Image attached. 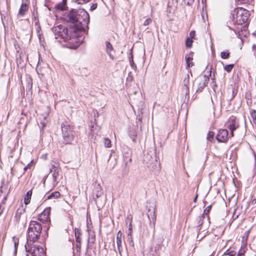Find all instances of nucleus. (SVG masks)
<instances>
[{"label": "nucleus", "instance_id": "6e6d98bb", "mask_svg": "<svg viewBox=\"0 0 256 256\" xmlns=\"http://www.w3.org/2000/svg\"><path fill=\"white\" fill-rule=\"evenodd\" d=\"M237 256H238V255Z\"/></svg>", "mask_w": 256, "mask_h": 256}, {"label": "nucleus", "instance_id": "2eb2a0df", "mask_svg": "<svg viewBox=\"0 0 256 256\" xmlns=\"http://www.w3.org/2000/svg\"><path fill=\"white\" fill-rule=\"evenodd\" d=\"M106 53L112 60H114V56L111 54V52L114 50V48L112 44L109 42H106Z\"/></svg>", "mask_w": 256, "mask_h": 256}, {"label": "nucleus", "instance_id": "4468645a", "mask_svg": "<svg viewBox=\"0 0 256 256\" xmlns=\"http://www.w3.org/2000/svg\"><path fill=\"white\" fill-rule=\"evenodd\" d=\"M102 194V188L100 184L96 185L93 191L94 198L96 199Z\"/></svg>", "mask_w": 256, "mask_h": 256}, {"label": "nucleus", "instance_id": "79ce46f5", "mask_svg": "<svg viewBox=\"0 0 256 256\" xmlns=\"http://www.w3.org/2000/svg\"><path fill=\"white\" fill-rule=\"evenodd\" d=\"M81 248V241L80 242H76V248L77 250L79 251L80 250Z\"/></svg>", "mask_w": 256, "mask_h": 256}, {"label": "nucleus", "instance_id": "c03bdc74", "mask_svg": "<svg viewBox=\"0 0 256 256\" xmlns=\"http://www.w3.org/2000/svg\"><path fill=\"white\" fill-rule=\"evenodd\" d=\"M32 162L28 164L26 167L24 168V172L28 169V168H30L31 166H32V164H31Z\"/></svg>", "mask_w": 256, "mask_h": 256}, {"label": "nucleus", "instance_id": "ea45409f", "mask_svg": "<svg viewBox=\"0 0 256 256\" xmlns=\"http://www.w3.org/2000/svg\"><path fill=\"white\" fill-rule=\"evenodd\" d=\"M251 116L252 118H255L256 119V110H254L251 112Z\"/></svg>", "mask_w": 256, "mask_h": 256}, {"label": "nucleus", "instance_id": "a18cd8bd", "mask_svg": "<svg viewBox=\"0 0 256 256\" xmlns=\"http://www.w3.org/2000/svg\"><path fill=\"white\" fill-rule=\"evenodd\" d=\"M96 7H97V4H93L90 7V10H92L96 9Z\"/></svg>", "mask_w": 256, "mask_h": 256}, {"label": "nucleus", "instance_id": "de8ad7c7", "mask_svg": "<svg viewBox=\"0 0 256 256\" xmlns=\"http://www.w3.org/2000/svg\"><path fill=\"white\" fill-rule=\"evenodd\" d=\"M244 254V252H240L238 254V256H243Z\"/></svg>", "mask_w": 256, "mask_h": 256}, {"label": "nucleus", "instance_id": "6e6552de", "mask_svg": "<svg viewBox=\"0 0 256 256\" xmlns=\"http://www.w3.org/2000/svg\"><path fill=\"white\" fill-rule=\"evenodd\" d=\"M70 16H85L86 15L89 16L88 12L84 9H79L76 10L72 9L70 12Z\"/></svg>", "mask_w": 256, "mask_h": 256}, {"label": "nucleus", "instance_id": "3c124183", "mask_svg": "<svg viewBox=\"0 0 256 256\" xmlns=\"http://www.w3.org/2000/svg\"><path fill=\"white\" fill-rule=\"evenodd\" d=\"M234 131H230V134L232 136H234Z\"/></svg>", "mask_w": 256, "mask_h": 256}, {"label": "nucleus", "instance_id": "864d4df0", "mask_svg": "<svg viewBox=\"0 0 256 256\" xmlns=\"http://www.w3.org/2000/svg\"><path fill=\"white\" fill-rule=\"evenodd\" d=\"M160 247H161V246H160V244H158V248Z\"/></svg>", "mask_w": 256, "mask_h": 256}, {"label": "nucleus", "instance_id": "37998d69", "mask_svg": "<svg viewBox=\"0 0 256 256\" xmlns=\"http://www.w3.org/2000/svg\"><path fill=\"white\" fill-rule=\"evenodd\" d=\"M195 34V31L192 30L190 32V36L191 38H194Z\"/></svg>", "mask_w": 256, "mask_h": 256}, {"label": "nucleus", "instance_id": "bb28decb", "mask_svg": "<svg viewBox=\"0 0 256 256\" xmlns=\"http://www.w3.org/2000/svg\"><path fill=\"white\" fill-rule=\"evenodd\" d=\"M214 133L213 132L210 131L207 134V140L210 142H212L214 140Z\"/></svg>", "mask_w": 256, "mask_h": 256}, {"label": "nucleus", "instance_id": "423d86ee", "mask_svg": "<svg viewBox=\"0 0 256 256\" xmlns=\"http://www.w3.org/2000/svg\"><path fill=\"white\" fill-rule=\"evenodd\" d=\"M218 142H226L228 140V131L226 129L220 130L216 136Z\"/></svg>", "mask_w": 256, "mask_h": 256}, {"label": "nucleus", "instance_id": "7ed1b4c3", "mask_svg": "<svg viewBox=\"0 0 256 256\" xmlns=\"http://www.w3.org/2000/svg\"><path fill=\"white\" fill-rule=\"evenodd\" d=\"M61 128L64 142L66 144H70L75 136L73 128L67 122L62 123Z\"/></svg>", "mask_w": 256, "mask_h": 256}, {"label": "nucleus", "instance_id": "9d476101", "mask_svg": "<svg viewBox=\"0 0 256 256\" xmlns=\"http://www.w3.org/2000/svg\"><path fill=\"white\" fill-rule=\"evenodd\" d=\"M208 80L209 78L206 76H204L202 78L200 79V81L198 84V88L196 91L202 92L204 88L208 84Z\"/></svg>", "mask_w": 256, "mask_h": 256}, {"label": "nucleus", "instance_id": "e433bc0d", "mask_svg": "<svg viewBox=\"0 0 256 256\" xmlns=\"http://www.w3.org/2000/svg\"><path fill=\"white\" fill-rule=\"evenodd\" d=\"M211 208H212L211 206H207L204 210V214L206 215H207L208 214V212H210V210Z\"/></svg>", "mask_w": 256, "mask_h": 256}, {"label": "nucleus", "instance_id": "49530a36", "mask_svg": "<svg viewBox=\"0 0 256 256\" xmlns=\"http://www.w3.org/2000/svg\"><path fill=\"white\" fill-rule=\"evenodd\" d=\"M132 230H131L130 228H128V237L132 236Z\"/></svg>", "mask_w": 256, "mask_h": 256}, {"label": "nucleus", "instance_id": "5fc2aeb1", "mask_svg": "<svg viewBox=\"0 0 256 256\" xmlns=\"http://www.w3.org/2000/svg\"><path fill=\"white\" fill-rule=\"evenodd\" d=\"M88 243L89 242V238L88 239Z\"/></svg>", "mask_w": 256, "mask_h": 256}, {"label": "nucleus", "instance_id": "c756f323", "mask_svg": "<svg viewBox=\"0 0 256 256\" xmlns=\"http://www.w3.org/2000/svg\"><path fill=\"white\" fill-rule=\"evenodd\" d=\"M192 42H193V41L191 38H188L186 41V46L188 48H191L192 46Z\"/></svg>", "mask_w": 256, "mask_h": 256}, {"label": "nucleus", "instance_id": "b1692460", "mask_svg": "<svg viewBox=\"0 0 256 256\" xmlns=\"http://www.w3.org/2000/svg\"><path fill=\"white\" fill-rule=\"evenodd\" d=\"M237 252L234 248H230L228 249L224 253L225 255H228L230 256H234L236 254Z\"/></svg>", "mask_w": 256, "mask_h": 256}, {"label": "nucleus", "instance_id": "aec40b11", "mask_svg": "<svg viewBox=\"0 0 256 256\" xmlns=\"http://www.w3.org/2000/svg\"><path fill=\"white\" fill-rule=\"evenodd\" d=\"M24 208H23V206H21L19 208H18L16 212V214H15V218L17 219V220H18L21 215L24 214Z\"/></svg>", "mask_w": 256, "mask_h": 256}, {"label": "nucleus", "instance_id": "2f4dec72", "mask_svg": "<svg viewBox=\"0 0 256 256\" xmlns=\"http://www.w3.org/2000/svg\"><path fill=\"white\" fill-rule=\"evenodd\" d=\"M203 218L204 216H200L198 217L197 220H198V226H200L202 224H203Z\"/></svg>", "mask_w": 256, "mask_h": 256}, {"label": "nucleus", "instance_id": "ddd939ff", "mask_svg": "<svg viewBox=\"0 0 256 256\" xmlns=\"http://www.w3.org/2000/svg\"><path fill=\"white\" fill-rule=\"evenodd\" d=\"M67 0H62V2H59L55 5V8L56 10L64 11L66 10Z\"/></svg>", "mask_w": 256, "mask_h": 256}, {"label": "nucleus", "instance_id": "dca6fc26", "mask_svg": "<svg viewBox=\"0 0 256 256\" xmlns=\"http://www.w3.org/2000/svg\"><path fill=\"white\" fill-rule=\"evenodd\" d=\"M51 172H52V176L54 179V182H56V178L59 174V169L58 167L55 166H53L50 169Z\"/></svg>", "mask_w": 256, "mask_h": 256}, {"label": "nucleus", "instance_id": "473e14b6", "mask_svg": "<svg viewBox=\"0 0 256 256\" xmlns=\"http://www.w3.org/2000/svg\"><path fill=\"white\" fill-rule=\"evenodd\" d=\"M14 254H16V252H17V248H18V240L16 239H14Z\"/></svg>", "mask_w": 256, "mask_h": 256}, {"label": "nucleus", "instance_id": "a878e982", "mask_svg": "<svg viewBox=\"0 0 256 256\" xmlns=\"http://www.w3.org/2000/svg\"><path fill=\"white\" fill-rule=\"evenodd\" d=\"M192 58L190 57H186V63L188 67H190L194 66V62H192Z\"/></svg>", "mask_w": 256, "mask_h": 256}, {"label": "nucleus", "instance_id": "f8f14e48", "mask_svg": "<svg viewBox=\"0 0 256 256\" xmlns=\"http://www.w3.org/2000/svg\"><path fill=\"white\" fill-rule=\"evenodd\" d=\"M122 233L120 231H118L116 234V242L117 244L118 252L121 254L122 250Z\"/></svg>", "mask_w": 256, "mask_h": 256}, {"label": "nucleus", "instance_id": "9b49d317", "mask_svg": "<svg viewBox=\"0 0 256 256\" xmlns=\"http://www.w3.org/2000/svg\"><path fill=\"white\" fill-rule=\"evenodd\" d=\"M247 17H232V21L234 24H242L245 23H247L248 21ZM247 24H246V25Z\"/></svg>", "mask_w": 256, "mask_h": 256}, {"label": "nucleus", "instance_id": "5701e85b", "mask_svg": "<svg viewBox=\"0 0 256 256\" xmlns=\"http://www.w3.org/2000/svg\"><path fill=\"white\" fill-rule=\"evenodd\" d=\"M147 215L149 219H150V218L152 219L156 218L155 208H152V210L150 209L148 210Z\"/></svg>", "mask_w": 256, "mask_h": 256}, {"label": "nucleus", "instance_id": "c85d7f7f", "mask_svg": "<svg viewBox=\"0 0 256 256\" xmlns=\"http://www.w3.org/2000/svg\"><path fill=\"white\" fill-rule=\"evenodd\" d=\"M104 144L106 148H110L111 147V141L109 138H104Z\"/></svg>", "mask_w": 256, "mask_h": 256}, {"label": "nucleus", "instance_id": "72a5a7b5", "mask_svg": "<svg viewBox=\"0 0 256 256\" xmlns=\"http://www.w3.org/2000/svg\"><path fill=\"white\" fill-rule=\"evenodd\" d=\"M130 64L133 69L136 70V66L133 60L132 56L131 58L130 59Z\"/></svg>", "mask_w": 256, "mask_h": 256}, {"label": "nucleus", "instance_id": "58836bf2", "mask_svg": "<svg viewBox=\"0 0 256 256\" xmlns=\"http://www.w3.org/2000/svg\"><path fill=\"white\" fill-rule=\"evenodd\" d=\"M239 2H240L243 4H248L252 2L254 0H238Z\"/></svg>", "mask_w": 256, "mask_h": 256}, {"label": "nucleus", "instance_id": "4be33fe9", "mask_svg": "<svg viewBox=\"0 0 256 256\" xmlns=\"http://www.w3.org/2000/svg\"><path fill=\"white\" fill-rule=\"evenodd\" d=\"M74 234L76 242H80L81 241V238H80L81 235L80 230L76 228L74 229Z\"/></svg>", "mask_w": 256, "mask_h": 256}, {"label": "nucleus", "instance_id": "7c9ffc66", "mask_svg": "<svg viewBox=\"0 0 256 256\" xmlns=\"http://www.w3.org/2000/svg\"><path fill=\"white\" fill-rule=\"evenodd\" d=\"M220 56L223 59L228 58L230 56V53L226 52H222L220 54Z\"/></svg>", "mask_w": 256, "mask_h": 256}, {"label": "nucleus", "instance_id": "f03ea898", "mask_svg": "<svg viewBox=\"0 0 256 256\" xmlns=\"http://www.w3.org/2000/svg\"><path fill=\"white\" fill-rule=\"evenodd\" d=\"M42 230V226L37 221L32 220L30 222L27 238L28 244H30L32 242H36L38 240Z\"/></svg>", "mask_w": 256, "mask_h": 256}, {"label": "nucleus", "instance_id": "a19ab883", "mask_svg": "<svg viewBox=\"0 0 256 256\" xmlns=\"http://www.w3.org/2000/svg\"><path fill=\"white\" fill-rule=\"evenodd\" d=\"M128 218H129L130 220V224H129V228H130L131 230H132V216L130 215V216H128Z\"/></svg>", "mask_w": 256, "mask_h": 256}, {"label": "nucleus", "instance_id": "f3484780", "mask_svg": "<svg viewBox=\"0 0 256 256\" xmlns=\"http://www.w3.org/2000/svg\"><path fill=\"white\" fill-rule=\"evenodd\" d=\"M28 5L25 3H22L19 10V14L21 15L26 14V12L28 10Z\"/></svg>", "mask_w": 256, "mask_h": 256}, {"label": "nucleus", "instance_id": "412c9836", "mask_svg": "<svg viewBox=\"0 0 256 256\" xmlns=\"http://www.w3.org/2000/svg\"><path fill=\"white\" fill-rule=\"evenodd\" d=\"M128 135L133 142H135L136 141V139L137 135L136 132L134 129L131 128L129 130Z\"/></svg>", "mask_w": 256, "mask_h": 256}, {"label": "nucleus", "instance_id": "c9c22d12", "mask_svg": "<svg viewBox=\"0 0 256 256\" xmlns=\"http://www.w3.org/2000/svg\"><path fill=\"white\" fill-rule=\"evenodd\" d=\"M194 0H184V2L188 6H190L192 4Z\"/></svg>", "mask_w": 256, "mask_h": 256}, {"label": "nucleus", "instance_id": "cd10ccee", "mask_svg": "<svg viewBox=\"0 0 256 256\" xmlns=\"http://www.w3.org/2000/svg\"><path fill=\"white\" fill-rule=\"evenodd\" d=\"M234 67V64H228V65H226L224 67V70H226L227 72H230L232 71V69Z\"/></svg>", "mask_w": 256, "mask_h": 256}, {"label": "nucleus", "instance_id": "a211bd4d", "mask_svg": "<svg viewBox=\"0 0 256 256\" xmlns=\"http://www.w3.org/2000/svg\"><path fill=\"white\" fill-rule=\"evenodd\" d=\"M183 82H184V86L186 87V94H188L189 88H188V86L190 83V77H189L188 74H187L186 76V77L184 80Z\"/></svg>", "mask_w": 256, "mask_h": 256}, {"label": "nucleus", "instance_id": "09e8293b", "mask_svg": "<svg viewBox=\"0 0 256 256\" xmlns=\"http://www.w3.org/2000/svg\"><path fill=\"white\" fill-rule=\"evenodd\" d=\"M2 208L1 206H0V216L2 214Z\"/></svg>", "mask_w": 256, "mask_h": 256}, {"label": "nucleus", "instance_id": "4c0bfd02", "mask_svg": "<svg viewBox=\"0 0 256 256\" xmlns=\"http://www.w3.org/2000/svg\"><path fill=\"white\" fill-rule=\"evenodd\" d=\"M152 20L151 18H147L144 22V26L148 25L152 22Z\"/></svg>", "mask_w": 256, "mask_h": 256}, {"label": "nucleus", "instance_id": "0eeeda50", "mask_svg": "<svg viewBox=\"0 0 256 256\" xmlns=\"http://www.w3.org/2000/svg\"><path fill=\"white\" fill-rule=\"evenodd\" d=\"M232 16H249L250 14L249 11L242 8H237L232 12Z\"/></svg>", "mask_w": 256, "mask_h": 256}, {"label": "nucleus", "instance_id": "1a4fd4ad", "mask_svg": "<svg viewBox=\"0 0 256 256\" xmlns=\"http://www.w3.org/2000/svg\"><path fill=\"white\" fill-rule=\"evenodd\" d=\"M239 126L238 124L236 122L234 118H230L228 122V128L230 131H234Z\"/></svg>", "mask_w": 256, "mask_h": 256}, {"label": "nucleus", "instance_id": "39448f33", "mask_svg": "<svg viewBox=\"0 0 256 256\" xmlns=\"http://www.w3.org/2000/svg\"><path fill=\"white\" fill-rule=\"evenodd\" d=\"M50 208H46L38 216V220L42 222H50Z\"/></svg>", "mask_w": 256, "mask_h": 256}, {"label": "nucleus", "instance_id": "6ab92c4d", "mask_svg": "<svg viewBox=\"0 0 256 256\" xmlns=\"http://www.w3.org/2000/svg\"><path fill=\"white\" fill-rule=\"evenodd\" d=\"M32 194V190H28L24 198V202L25 204H28L30 202Z\"/></svg>", "mask_w": 256, "mask_h": 256}, {"label": "nucleus", "instance_id": "603ef678", "mask_svg": "<svg viewBox=\"0 0 256 256\" xmlns=\"http://www.w3.org/2000/svg\"><path fill=\"white\" fill-rule=\"evenodd\" d=\"M197 198H198V194L196 195L194 199V202H196V199H197Z\"/></svg>", "mask_w": 256, "mask_h": 256}, {"label": "nucleus", "instance_id": "8fccbe9b", "mask_svg": "<svg viewBox=\"0 0 256 256\" xmlns=\"http://www.w3.org/2000/svg\"><path fill=\"white\" fill-rule=\"evenodd\" d=\"M90 0H82V1L84 2V3H86V2H88L90 1Z\"/></svg>", "mask_w": 256, "mask_h": 256}, {"label": "nucleus", "instance_id": "20e7f679", "mask_svg": "<svg viewBox=\"0 0 256 256\" xmlns=\"http://www.w3.org/2000/svg\"><path fill=\"white\" fill-rule=\"evenodd\" d=\"M34 242H32L30 244H28V241H27L25 245L26 251L30 254L32 256H46L43 248L39 245L34 244Z\"/></svg>", "mask_w": 256, "mask_h": 256}, {"label": "nucleus", "instance_id": "f704fd0d", "mask_svg": "<svg viewBox=\"0 0 256 256\" xmlns=\"http://www.w3.org/2000/svg\"><path fill=\"white\" fill-rule=\"evenodd\" d=\"M128 241L129 242L130 245L132 247L134 246V242H133L132 236L128 237Z\"/></svg>", "mask_w": 256, "mask_h": 256}, {"label": "nucleus", "instance_id": "f257e3e1", "mask_svg": "<svg viewBox=\"0 0 256 256\" xmlns=\"http://www.w3.org/2000/svg\"><path fill=\"white\" fill-rule=\"evenodd\" d=\"M62 19L68 24V28L62 25L56 26L54 29L56 38L60 37L66 42L71 40V42L74 43L71 48H76L81 43L80 38L82 32H85L88 28L90 17H64Z\"/></svg>", "mask_w": 256, "mask_h": 256}, {"label": "nucleus", "instance_id": "393cba45", "mask_svg": "<svg viewBox=\"0 0 256 256\" xmlns=\"http://www.w3.org/2000/svg\"><path fill=\"white\" fill-rule=\"evenodd\" d=\"M60 196V194L58 192H54L50 194L48 196V199H52V198H58Z\"/></svg>", "mask_w": 256, "mask_h": 256}]
</instances>
